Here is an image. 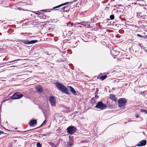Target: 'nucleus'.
I'll return each instance as SVG.
<instances>
[{
	"label": "nucleus",
	"instance_id": "nucleus-3",
	"mask_svg": "<svg viewBox=\"0 0 147 147\" xmlns=\"http://www.w3.org/2000/svg\"><path fill=\"white\" fill-rule=\"evenodd\" d=\"M126 99L125 98H120L118 101V105L119 107H121L123 106L126 102Z\"/></svg>",
	"mask_w": 147,
	"mask_h": 147
},
{
	"label": "nucleus",
	"instance_id": "nucleus-22",
	"mask_svg": "<svg viewBox=\"0 0 147 147\" xmlns=\"http://www.w3.org/2000/svg\"><path fill=\"white\" fill-rule=\"evenodd\" d=\"M50 145L53 147H56L57 146L55 144L52 142L51 143Z\"/></svg>",
	"mask_w": 147,
	"mask_h": 147
},
{
	"label": "nucleus",
	"instance_id": "nucleus-23",
	"mask_svg": "<svg viewBox=\"0 0 147 147\" xmlns=\"http://www.w3.org/2000/svg\"><path fill=\"white\" fill-rule=\"evenodd\" d=\"M110 18L111 20H113L114 18V16L113 15H111L110 16Z\"/></svg>",
	"mask_w": 147,
	"mask_h": 147
},
{
	"label": "nucleus",
	"instance_id": "nucleus-18",
	"mask_svg": "<svg viewBox=\"0 0 147 147\" xmlns=\"http://www.w3.org/2000/svg\"><path fill=\"white\" fill-rule=\"evenodd\" d=\"M107 77V76L106 75H104L103 76L100 77V79L102 81L106 79Z\"/></svg>",
	"mask_w": 147,
	"mask_h": 147
},
{
	"label": "nucleus",
	"instance_id": "nucleus-2",
	"mask_svg": "<svg viewBox=\"0 0 147 147\" xmlns=\"http://www.w3.org/2000/svg\"><path fill=\"white\" fill-rule=\"evenodd\" d=\"M95 107L102 110L106 109L107 106L105 104H103L102 102L99 101L98 102Z\"/></svg>",
	"mask_w": 147,
	"mask_h": 147
},
{
	"label": "nucleus",
	"instance_id": "nucleus-14",
	"mask_svg": "<svg viewBox=\"0 0 147 147\" xmlns=\"http://www.w3.org/2000/svg\"><path fill=\"white\" fill-rule=\"evenodd\" d=\"M36 88L39 92H42V88L41 86H36Z\"/></svg>",
	"mask_w": 147,
	"mask_h": 147
},
{
	"label": "nucleus",
	"instance_id": "nucleus-21",
	"mask_svg": "<svg viewBox=\"0 0 147 147\" xmlns=\"http://www.w3.org/2000/svg\"><path fill=\"white\" fill-rule=\"evenodd\" d=\"M37 147H42L41 145L40 142H38L36 144Z\"/></svg>",
	"mask_w": 147,
	"mask_h": 147
},
{
	"label": "nucleus",
	"instance_id": "nucleus-7",
	"mask_svg": "<svg viewBox=\"0 0 147 147\" xmlns=\"http://www.w3.org/2000/svg\"><path fill=\"white\" fill-rule=\"evenodd\" d=\"M49 99L50 102L52 106H55L56 104L55 99L53 96H51L49 97Z\"/></svg>",
	"mask_w": 147,
	"mask_h": 147
},
{
	"label": "nucleus",
	"instance_id": "nucleus-24",
	"mask_svg": "<svg viewBox=\"0 0 147 147\" xmlns=\"http://www.w3.org/2000/svg\"><path fill=\"white\" fill-rule=\"evenodd\" d=\"M141 112H145L146 113H147V111L145 109H141Z\"/></svg>",
	"mask_w": 147,
	"mask_h": 147
},
{
	"label": "nucleus",
	"instance_id": "nucleus-34",
	"mask_svg": "<svg viewBox=\"0 0 147 147\" xmlns=\"http://www.w3.org/2000/svg\"><path fill=\"white\" fill-rule=\"evenodd\" d=\"M0 65H1V64H0Z\"/></svg>",
	"mask_w": 147,
	"mask_h": 147
},
{
	"label": "nucleus",
	"instance_id": "nucleus-33",
	"mask_svg": "<svg viewBox=\"0 0 147 147\" xmlns=\"http://www.w3.org/2000/svg\"><path fill=\"white\" fill-rule=\"evenodd\" d=\"M27 20V19H26V20Z\"/></svg>",
	"mask_w": 147,
	"mask_h": 147
},
{
	"label": "nucleus",
	"instance_id": "nucleus-27",
	"mask_svg": "<svg viewBox=\"0 0 147 147\" xmlns=\"http://www.w3.org/2000/svg\"><path fill=\"white\" fill-rule=\"evenodd\" d=\"M67 7H66V6H65L64 7H63V8H62V10L64 11H65V8H67Z\"/></svg>",
	"mask_w": 147,
	"mask_h": 147
},
{
	"label": "nucleus",
	"instance_id": "nucleus-1",
	"mask_svg": "<svg viewBox=\"0 0 147 147\" xmlns=\"http://www.w3.org/2000/svg\"><path fill=\"white\" fill-rule=\"evenodd\" d=\"M55 84L58 89L61 91L67 94L69 93L67 88L58 82H56Z\"/></svg>",
	"mask_w": 147,
	"mask_h": 147
},
{
	"label": "nucleus",
	"instance_id": "nucleus-11",
	"mask_svg": "<svg viewBox=\"0 0 147 147\" xmlns=\"http://www.w3.org/2000/svg\"><path fill=\"white\" fill-rule=\"evenodd\" d=\"M37 123L36 120H32L30 122L29 125L30 126H32L34 124H36Z\"/></svg>",
	"mask_w": 147,
	"mask_h": 147
},
{
	"label": "nucleus",
	"instance_id": "nucleus-4",
	"mask_svg": "<svg viewBox=\"0 0 147 147\" xmlns=\"http://www.w3.org/2000/svg\"><path fill=\"white\" fill-rule=\"evenodd\" d=\"M76 130V128L73 126H70L67 128V131L69 134H72L75 133Z\"/></svg>",
	"mask_w": 147,
	"mask_h": 147
},
{
	"label": "nucleus",
	"instance_id": "nucleus-10",
	"mask_svg": "<svg viewBox=\"0 0 147 147\" xmlns=\"http://www.w3.org/2000/svg\"><path fill=\"white\" fill-rule=\"evenodd\" d=\"M136 16L138 18H145L144 15H142V13L141 12H137Z\"/></svg>",
	"mask_w": 147,
	"mask_h": 147
},
{
	"label": "nucleus",
	"instance_id": "nucleus-15",
	"mask_svg": "<svg viewBox=\"0 0 147 147\" xmlns=\"http://www.w3.org/2000/svg\"><path fill=\"white\" fill-rule=\"evenodd\" d=\"M111 53L114 55L117 56L119 54V52L117 51H111Z\"/></svg>",
	"mask_w": 147,
	"mask_h": 147
},
{
	"label": "nucleus",
	"instance_id": "nucleus-28",
	"mask_svg": "<svg viewBox=\"0 0 147 147\" xmlns=\"http://www.w3.org/2000/svg\"><path fill=\"white\" fill-rule=\"evenodd\" d=\"M4 133L3 131H0V135L1 134H4Z\"/></svg>",
	"mask_w": 147,
	"mask_h": 147
},
{
	"label": "nucleus",
	"instance_id": "nucleus-5",
	"mask_svg": "<svg viewBox=\"0 0 147 147\" xmlns=\"http://www.w3.org/2000/svg\"><path fill=\"white\" fill-rule=\"evenodd\" d=\"M88 23L83 22V23H76L74 24V26L75 27H81V25L85 26L87 28H89L90 25L89 24H88Z\"/></svg>",
	"mask_w": 147,
	"mask_h": 147
},
{
	"label": "nucleus",
	"instance_id": "nucleus-19",
	"mask_svg": "<svg viewBox=\"0 0 147 147\" xmlns=\"http://www.w3.org/2000/svg\"><path fill=\"white\" fill-rule=\"evenodd\" d=\"M39 17L41 18L44 19H46L47 17L46 16L42 14H40Z\"/></svg>",
	"mask_w": 147,
	"mask_h": 147
},
{
	"label": "nucleus",
	"instance_id": "nucleus-6",
	"mask_svg": "<svg viewBox=\"0 0 147 147\" xmlns=\"http://www.w3.org/2000/svg\"><path fill=\"white\" fill-rule=\"evenodd\" d=\"M23 96V95L20 94L19 92H16L12 96V99H19Z\"/></svg>",
	"mask_w": 147,
	"mask_h": 147
},
{
	"label": "nucleus",
	"instance_id": "nucleus-20",
	"mask_svg": "<svg viewBox=\"0 0 147 147\" xmlns=\"http://www.w3.org/2000/svg\"><path fill=\"white\" fill-rule=\"evenodd\" d=\"M47 123V121L46 120H45L43 122V123L40 126V127H41L44 125H45L46 123Z\"/></svg>",
	"mask_w": 147,
	"mask_h": 147
},
{
	"label": "nucleus",
	"instance_id": "nucleus-26",
	"mask_svg": "<svg viewBox=\"0 0 147 147\" xmlns=\"http://www.w3.org/2000/svg\"><path fill=\"white\" fill-rule=\"evenodd\" d=\"M67 25L68 26H72V24H71L70 23H68L67 24Z\"/></svg>",
	"mask_w": 147,
	"mask_h": 147
},
{
	"label": "nucleus",
	"instance_id": "nucleus-30",
	"mask_svg": "<svg viewBox=\"0 0 147 147\" xmlns=\"http://www.w3.org/2000/svg\"><path fill=\"white\" fill-rule=\"evenodd\" d=\"M144 37L145 38H147V35L144 36Z\"/></svg>",
	"mask_w": 147,
	"mask_h": 147
},
{
	"label": "nucleus",
	"instance_id": "nucleus-25",
	"mask_svg": "<svg viewBox=\"0 0 147 147\" xmlns=\"http://www.w3.org/2000/svg\"><path fill=\"white\" fill-rule=\"evenodd\" d=\"M21 59H16V60H13V61H11L10 62H9V63H12L14 61H20V60Z\"/></svg>",
	"mask_w": 147,
	"mask_h": 147
},
{
	"label": "nucleus",
	"instance_id": "nucleus-8",
	"mask_svg": "<svg viewBox=\"0 0 147 147\" xmlns=\"http://www.w3.org/2000/svg\"><path fill=\"white\" fill-rule=\"evenodd\" d=\"M146 143V141L145 140H141L140 142L137 145V146H145Z\"/></svg>",
	"mask_w": 147,
	"mask_h": 147
},
{
	"label": "nucleus",
	"instance_id": "nucleus-13",
	"mask_svg": "<svg viewBox=\"0 0 147 147\" xmlns=\"http://www.w3.org/2000/svg\"><path fill=\"white\" fill-rule=\"evenodd\" d=\"M68 88L70 90L72 94H75L76 93L75 90L73 87L69 86L68 87Z\"/></svg>",
	"mask_w": 147,
	"mask_h": 147
},
{
	"label": "nucleus",
	"instance_id": "nucleus-12",
	"mask_svg": "<svg viewBox=\"0 0 147 147\" xmlns=\"http://www.w3.org/2000/svg\"><path fill=\"white\" fill-rule=\"evenodd\" d=\"M37 41V40H32L31 41H26L25 43L27 44H32L36 43Z\"/></svg>",
	"mask_w": 147,
	"mask_h": 147
},
{
	"label": "nucleus",
	"instance_id": "nucleus-32",
	"mask_svg": "<svg viewBox=\"0 0 147 147\" xmlns=\"http://www.w3.org/2000/svg\"><path fill=\"white\" fill-rule=\"evenodd\" d=\"M78 4H79L78 3H77V5H78Z\"/></svg>",
	"mask_w": 147,
	"mask_h": 147
},
{
	"label": "nucleus",
	"instance_id": "nucleus-31",
	"mask_svg": "<svg viewBox=\"0 0 147 147\" xmlns=\"http://www.w3.org/2000/svg\"><path fill=\"white\" fill-rule=\"evenodd\" d=\"M139 117V116L138 115H137V116H136V118H138V117Z\"/></svg>",
	"mask_w": 147,
	"mask_h": 147
},
{
	"label": "nucleus",
	"instance_id": "nucleus-16",
	"mask_svg": "<svg viewBox=\"0 0 147 147\" xmlns=\"http://www.w3.org/2000/svg\"><path fill=\"white\" fill-rule=\"evenodd\" d=\"M110 99L113 100L115 101H116L117 100V99L115 97V96L114 95H113L112 94L110 95Z\"/></svg>",
	"mask_w": 147,
	"mask_h": 147
},
{
	"label": "nucleus",
	"instance_id": "nucleus-17",
	"mask_svg": "<svg viewBox=\"0 0 147 147\" xmlns=\"http://www.w3.org/2000/svg\"><path fill=\"white\" fill-rule=\"evenodd\" d=\"M69 3V2H67V3H65L64 4H62L61 5H58V6H56L55 7H54L53 9H55L56 8H59V7H61V6H63V5H65L68 3Z\"/></svg>",
	"mask_w": 147,
	"mask_h": 147
},
{
	"label": "nucleus",
	"instance_id": "nucleus-9",
	"mask_svg": "<svg viewBox=\"0 0 147 147\" xmlns=\"http://www.w3.org/2000/svg\"><path fill=\"white\" fill-rule=\"evenodd\" d=\"M73 141L72 139H70L69 141L67 142V145L68 147L71 146L73 144Z\"/></svg>",
	"mask_w": 147,
	"mask_h": 147
},
{
	"label": "nucleus",
	"instance_id": "nucleus-29",
	"mask_svg": "<svg viewBox=\"0 0 147 147\" xmlns=\"http://www.w3.org/2000/svg\"><path fill=\"white\" fill-rule=\"evenodd\" d=\"M138 36H139V37H142V36L140 34H138Z\"/></svg>",
	"mask_w": 147,
	"mask_h": 147
}]
</instances>
